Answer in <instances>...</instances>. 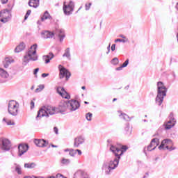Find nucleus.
<instances>
[{
  "label": "nucleus",
  "mask_w": 178,
  "mask_h": 178,
  "mask_svg": "<svg viewBox=\"0 0 178 178\" xmlns=\"http://www.w3.org/2000/svg\"><path fill=\"white\" fill-rule=\"evenodd\" d=\"M158 86V95L156 97V103L157 105H162L163 102V97H166V87L163 85V83L159 81L157 83Z\"/></svg>",
  "instance_id": "f257e3e1"
},
{
  "label": "nucleus",
  "mask_w": 178,
  "mask_h": 178,
  "mask_svg": "<svg viewBox=\"0 0 178 178\" xmlns=\"http://www.w3.org/2000/svg\"><path fill=\"white\" fill-rule=\"evenodd\" d=\"M58 112V108L51 106H43L38 112L37 118H44V116H49V115H55Z\"/></svg>",
  "instance_id": "f03ea898"
},
{
  "label": "nucleus",
  "mask_w": 178,
  "mask_h": 178,
  "mask_svg": "<svg viewBox=\"0 0 178 178\" xmlns=\"http://www.w3.org/2000/svg\"><path fill=\"white\" fill-rule=\"evenodd\" d=\"M37 44L31 47L27 54L24 56V62H29V60H37L38 56H37Z\"/></svg>",
  "instance_id": "7ed1b4c3"
},
{
  "label": "nucleus",
  "mask_w": 178,
  "mask_h": 178,
  "mask_svg": "<svg viewBox=\"0 0 178 178\" xmlns=\"http://www.w3.org/2000/svg\"><path fill=\"white\" fill-rule=\"evenodd\" d=\"M12 17V8L3 9L0 11V22L1 23H8Z\"/></svg>",
  "instance_id": "20e7f679"
},
{
  "label": "nucleus",
  "mask_w": 178,
  "mask_h": 178,
  "mask_svg": "<svg viewBox=\"0 0 178 178\" xmlns=\"http://www.w3.org/2000/svg\"><path fill=\"white\" fill-rule=\"evenodd\" d=\"M8 113L13 116H17L19 113V104L15 100H11L8 103Z\"/></svg>",
  "instance_id": "39448f33"
},
{
  "label": "nucleus",
  "mask_w": 178,
  "mask_h": 178,
  "mask_svg": "<svg viewBox=\"0 0 178 178\" xmlns=\"http://www.w3.org/2000/svg\"><path fill=\"white\" fill-rule=\"evenodd\" d=\"M119 147H117L116 146H114L113 145H111L110 150L111 152H113L115 154V156H120L121 155H123L124 152H126L127 151L128 148L126 145H121Z\"/></svg>",
  "instance_id": "423d86ee"
},
{
  "label": "nucleus",
  "mask_w": 178,
  "mask_h": 178,
  "mask_svg": "<svg viewBox=\"0 0 178 178\" xmlns=\"http://www.w3.org/2000/svg\"><path fill=\"white\" fill-rule=\"evenodd\" d=\"M159 149H168V151H173V142L170 139H165L161 142V145L159 147Z\"/></svg>",
  "instance_id": "0eeeda50"
},
{
  "label": "nucleus",
  "mask_w": 178,
  "mask_h": 178,
  "mask_svg": "<svg viewBox=\"0 0 178 178\" xmlns=\"http://www.w3.org/2000/svg\"><path fill=\"white\" fill-rule=\"evenodd\" d=\"M58 67L60 70V74H59L60 79H63V77H65L66 80L68 81L69 78L71 76L70 72H69V71L62 65H59Z\"/></svg>",
  "instance_id": "6e6552de"
},
{
  "label": "nucleus",
  "mask_w": 178,
  "mask_h": 178,
  "mask_svg": "<svg viewBox=\"0 0 178 178\" xmlns=\"http://www.w3.org/2000/svg\"><path fill=\"white\" fill-rule=\"evenodd\" d=\"M56 91L62 98H65V99H70V95L67 92L64 88L60 86L57 87Z\"/></svg>",
  "instance_id": "1a4fd4ad"
},
{
  "label": "nucleus",
  "mask_w": 178,
  "mask_h": 178,
  "mask_svg": "<svg viewBox=\"0 0 178 178\" xmlns=\"http://www.w3.org/2000/svg\"><path fill=\"white\" fill-rule=\"evenodd\" d=\"M12 147V143L10 140L7 138H3L1 140V149L3 151H9Z\"/></svg>",
  "instance_id": "9d476101"
},
{
  "label": "nucleus",
  "mask_w": 178,
  "mask_h": 178,
  "mask_svg": "<svg viewBox=\"0 0 178 178\" xmlns=\"http://www.w3.org/2000/svg\"><path fill=\"white\" fill-rule=\"evenodd\" d=\"M68 106L69 111H76V109H79L80 103L77 100H70L68 101Z\"/></svg>",
  "instance_id": "9b49d317"
},
{
  "label": "nucleus",
  "mask_w": 178,
  "mask_h": 178,
  "mask_svg": "<svg viewBox=\"0 0 178 178\" xmlns=\"http://www.w3.org/2000/svg\"><path fill=\"white\" fill-rule=\"evenodd\" d=\"M176 124V120L173 118V114L170 115V120L165 124V129L166 130H169V129H172L173 126Z\"/></svg>",
  "instance_id": "f8f14e48"
},
{
  "label": "nucleus",
  "mask_w": 178,
  "mask_h": 178,
  "mask_svg": "<svg viewBox=\"0 0 178 178\" xmlns=\"http://www.w3.org/2000/svg\"><path fill=\"white\" fill-rule=\"evenodd\" d=\"M69 110V102L63 101L58 108H57V112H60L61 113L63 112H67Z\"/></svg>",
  "instance_id": "ddd939ff"
},
{
  "label": "nucleus",
  "mask_w": 178,
  "mask_h": 178,
  "mask_svg": "<svg viewBox=\"0 0 178 178\" xmlns=\"http://www.w3.org/2000/svg\"><path fill=\"white\" fill-rule=\"evenodd\" d=\"M73 3L70 2L67 5L65 4L63 5V12L65 15H70L72 12H73Z\"/></svg>",
  "instance_id": "4468645a"
},
{
  "label": "nucleus",
  "mask_w": 178,
  "mask_h": 178,
  "mask_svg": "<svg viewBox=\"0 0 178 178\" xmlns=\"http://www.w3.org/2000/svg\"><path fill=\"white\" fill-rule=\"evenodd\" d=\"M18 149H19L18 155H19V156H22V155H23V154H24V153L27 152V151H29V145L20 144L18 146Z\"/></svg>",
  "instance_id": "2eb2a0df"
},
{
  "label": "nucleus",
  "mask_w": 178,
  "mask_h": 178,
  "mask_svg": "<svg viewBox=\"0 0 178 178\" xmlns=\"http://www.w3.org/2000/svg\"><path fill=\"white\" fill-rule=\"evenodd\" d=\"M159 145V139L154 138L152 140L150 145L147 147V150L154 151Z\"/></svg>",
  "instance_id": "dca6fc26"
},
{
  "label": "nucleus",
  "mask_w": 178,
  "mask_h": 178,
  "mask_svg": "<svg viewBox=\"0 0 178 178\" xmlns=\"http://www.w3.org/2000/svg\"><path fill=\"white\" fill-rule=\"evenodd\" d=\"M118 157L114 159V161H110L108 164V169L109 170H112L115 169V168L119 165V159H120V156H117Z\"/></svg>",
  "instance_id": "f3484780"
},
{
  "label": "nucleus",
  "mask_w": 178,
  "mask_h": 178,
  "mask_svg": "<svg viewBox=\"0 0 178 178\" xmlns=\"http://www.w3.org/2000/svg\"><path fill=\"white\" fill-rule=\"evenodd\" d=\"M34 143L37 147H47V145L48 144V142H47L44 139H35Z\"/></svg>",
  "instance_id": "a211bd4d"
},
{
  "label": "nucleus",
  "mask_w": 178,
  "mask_h": 178,
  "mask_svg": "<svg viewBox=\"0 0 178 178\" xmlns=\"http://www.w3.org/2000/svg\"><path fill=\"white\" fill-rule=\"evenodd\" d=\"M43 38H54L55 33L49 31H44L42 33Z\"/></svg>",
  "instance_id": "6ab92c4d"
},
{
  "label": "nucleus",
  "mask_w": 178,
  "mask_h": 178,
  "mask_svg": "<svg viewBox=\"0 0 178 178\" xmlns=\"http://www.w3.org/2000/svg\"><path fill=\"white\" fill-rule=\"evenodd\" d=\"M84 143V139L81 137H77L74 140V147L77 148L81 144H83Z\"/></svg>",
  "instance_id": "aec40b11"
},
{
  "label": "nucleus",
  "mask_w": 178,
  "mask_h": 178,
  "mask_svg": "<svg viewBox=\"0 0 178 178\" xmlns=\"http://www.w3.org/2000/svg\"><path fill=\"white\" fill-rule=\"evenodd\" d=\"M29 5L31 8H38L40 6V0H29Z\"/></svg>",
  "instance_id": "412c9836"
},
{
  "label": "nucleus",
  "mask_w": 178,
  "mask_h": 178,
  "mask_svg": "<svg viewBox=\"0 0 178 178\" xmlns=\"http://www.w3.org/2000/svg\"><path fill=\"white\" fill-rule=\"evenodd\" d=\"M13 58H10V57H6L5 58V60H3V63L4 65V67H8V66H9V65H10V63H13Z\"/></svg>",
  "instance_id": "4be33fe9"
},
{
  "label": "nucleus",
  "mask_w": 178,
  "mask_h": 178,
  "mask_svg": "<svg viewBox=\"0 0 178 178\" xmlns=\"http://www.w3.org/2000/svg\"><path fill=\"white\" fill-rule=\"evenodd\" d=\"M56 35H58L60 38V41H62L63 38H65V33L61 29H57L56 31Z\"/></svg>",
  "instance_id": "5701e85b"
},
{
  "label": "nucleus",
  "mask_w": 178,
  "mask_h": 178,
  "mask_svg": "<svg viewBox=\"0 0 178 178\" xmlns=\"http://www.w3.org/2000/svg\"><path fill=\"white\" fill-rule=\"evenodd\" d=\"M54 54L50 53L49 55L44 56L43 58L44 60V63H49L51 62V59H53Z\"/></svg>",
  "instance_id": "b1692460"
},
{
  "label": "nucleus",
  "mask_w": 178,
  "mask_h": 178,
  "mask_svg": "<svg viewBox=\"0 0 178 178\" xmlns=\"http://www.w3.org/2000/svg\"><path fill=\"white\" fill-rule=\"evenodd\" d=\"M26 48L24 43H21L15 48V52H22Z\"/></svg>",
  "instance_id": "393cba45"
},
{
  "label": "nucleus",
  "mask_w": 178,
  "mask_h": 178,
  "mask_svg": "<svg viewBox=\"0 0 178 178\" xmlns=\"http://www.w3.org/2000/svg\"><path fill=\"white\" fill-rule=\"evenodd\" d=\"M25 169H34L35 164L34 163H26L24 164Z\"/></svg>",
  "instance_id": "a878e982"
},
{
  "label": "nucleus",
  "mask_w": 178,
  "mask_h": 178,
  "mask_svg": "<svg viewBox=\"0 0 178 178\" xmlns=\"http://www.w3.org/2000/svg\"><path fill=\"white\" fill-rule=\"evenodd\" d=\"M0 76H1V77L6 78L8 77L9 74L3 69L0 68Z\"/></svg>",
  "instance_id": "bb28decb"
},
{
  "label": "nucleus",
  "mask_w": 178,
  "mask_h": 178,
  "mask_svg": "<svg viewBox=\"0 0 178 178\" xmlns=\"http://www.w3.org/2000/svg\"><path fill=\"white\" fill-rule=\"evenodd\" d=\"M129 65V59H127L126 61L120 66L116 68V70H122L123 67H126Z\"/></svg>",
  "instance_id": "cd10ccee"
},
{
  "label": "nucleus",
  "mask_w": 178,
  "mask_h": 178,
  "mask_svg": "<svg viewBox=\"0 0 178 178\" xmlns=\"http://www.w3.org/2000/svg\"><path fill=\"white\" fill-rule=\"evenodd\" d=\"M42 19V22H44V20H47V19H49V13H48V11H46L43 16L41 17Z\"/></svg>",
  "instance_id": "c85d7f7f"
},
{
  "label": "nucleus",
  "mask_w": 178,
  "mask_h": 178,
  "mask_svg": "<svg viewBox=\"0 0 178 178\" xmlns=\"http://www.w3.org/2000/svg\"><path fill=\"white\" fill-rule=\"evenodd\" d=\"M3 121L6 122V123L8 124V126H13L15 124V122L8 120L6 118H3Z\"/></svg>",
  "instance_id": "c756f323"
},
{
  "label": "nucleus",
  "mask_w": 178,
  "mask_h": 178,
  "mask_svg": "<svg viewBox=\"0 0 178 178\" xmlns=\"http://www.w3.org/2000/svg\"><path fill=\"white\" fill-rule=\"evenodd\" d=\"M65 151H68L71 156H74L76 155V150L73 149H67Z\"/></svg>",
  "instance_id": "7c9ffc66"
},
{
  "label": "nucleus",
  "mask_w": 178,
  "mask_h": 178,
  "mask_svg": "<svg viewBox=\"0 0 178 178\" xmlns=\"http://www.w3.org/2000/svg\"><path fill=\"white\" fill-rule=\"evenodd\" d=\"M15 172L19 175H22V168L19 165H16L15 167Z\"/></svg>",
  "instance_id": "2f4dec72"
},
{
  "label": "nucleus",
  "mask_w": 178,
  "mask_h": 178,
  "mask_svg": "<svg viewBox=\"0 0 178 178\" xmlns=\"http://www.w3.org/2000/svg\"><path fill=\"white\" fill-rule=\"evenodd\" d=\"M43 88H44V85L39 86L38 88L35 89V92H40L42 91Z\"/></svg>",
  "instance_id": "473e14b6"
},
{
  "label": "nucleus",
  "mask_w": 178,
  "mask_h": 178,
  "mask_svg": "<svg viewBox=\"0 0 178 178\" xmlns=\"http://www.w3.org/2000/svg\"><path fill=\"white\" fill-rule=\"evenodd\" d=\"M86 118L87 120L90 121L91 119H92V113H88L86 114Z\"/></svg>",
  "instance_id": "72a5a7b5"
},
{
  "label": "nucleus",
  "mask_w": 178,
  "mask_h": 178,
  "mask_svg": "<svg viewBox=\"0 0 178 178\" xmlns=\"http://www.w3.org/2000/svg\"><path fill=\"white\" fill-rule=\"evenodd\" d=\"M118 116H122L124 119H126L127 118V115L125 113H122V111H118Z\"/></svg>",
  "instance_id": "f704fd0d"
},
{
  "label": "nucleus",
  "mask_w": 178,
  "mask_h": 178,
  "mask_svg": "<svg viewBox=\"0 0 178 178\" xmlns=\"http://www.w3.org/2000/svg\"><path fill=\"white\" fill-rule=\"evenodd\" d=\"M127 41H129V39H125V40H123V39H116L115 40V42H127Z\"/></svg>",
  "instance_id": "c9c22d12"
},
{
  "label": "nucleus",
  "mask_w": 178,
  "mask_h": 178,
  "mask_svg": "<svg viewBox=\"0 0 178 178\" xmlns=\"http://www.w3.org/2000/svg\"><path fill=\"white\" fill-rule=\"evenodd\" d=\"M29 15H31V10H27L26 14L25 15V17H24V20H27Z\"/></svg>",
  "instance_id": "e433bc0d"
},
{
  "label": "nucleus",
  "mask_w": 178,
  "mask_h": 178,
  "mask_svg": "<svg viewBox=\"0 0 178 178\" xmlns=\"http://www.w3.org/2000/svg\"><path fill=\"white\" fill-rule=\"evenodd\" d=\"M63 56H66L67 58H70V51H69V49H66V51L64 54Z\"/></svg>",
  "instance_id": "4c0bfd02"
},
{
  "label": "nucleus",
  "mask_w": 178,
  "mask_h": 178,
  "mask_svg": "<svg viewBox=\"0 0 178 178\" xmlns=\"http://www.w3.org/2000/svg\"><path fill=\"white\" fill-rule=\"evenodd\" d=\"M69 162H70L69 159H62L61 160V163H63V165H67Z\"/></svg>",
  "instance_id": "58836bf2"
},
{
  "label": "nucleus",
  "mask_w": 178,
  "mask_h": 178,
  "mask_svg": "<svg viewBox=\"0 0 178 178\" xmlns=\"http://www.w3.org/2000/svg\"><path fill=\"white\" fill-rule=\"evenodd\" d=\"M113 65H118L119 63V59L118 58H115L112 60Z\"/></svg>",
  "instance_id": "ea45409f"
},
{
  "label": "nucleus",
  "mask_w": 178,
  "mask_h": 178,
  "mask_svg": "<svg viewBox=\"0 0 178 178\" xmlns=\"http://www.w3.org/2000/svg\"><path fill=\"white\" fill-rule=\"evenodd\" d=\"M91 3H88L86 4V10H90V8H91Z\"/></svg>",
  "instance_id": "a19ab883"
},
{
  "label": "nucleus",
  "mask_w": 178,
  "mask_h": 178,
  "mask_svg": "<svg viewBox=\"0 0 178 178\" xmlns=\"http://www.w3.org/2000/svg\"><path fill=\"white\" fill-rule=\"evenodd\" d=\"M56 178H67V177L63 176L62 174H57Z\"/></svg>",
  "instance_id": "79ce46f5"
},
{
  "label": "nucleus",
  "mask_w": 178,
  "mask_h": 178,
  "mask_svg": "<svg viewBox=\"0 0 178 178\" xmlns=\"http://www.w3.org/2000/svg\"><path fill=\"white\" fill-rule=\"evenodd\" d=\"M116 49V44H113L111 46V51H115Z\"/></svg>",
  "instance_id": "37998d69"
},
{
  "label": "nucleus",
  "mask_w": 178,
  "mask_h": 178,
  "mask_svg": "<svg viewBox=\"0 0 178 178\" xmlns=\"http://www.w3.org/2000/svg\"><path fill=\"white\" fill-rule=\"evenodd\" d=\"M40 70V68H36L34 70V72H33V74H37V73H38V71Z\"/></svg>",
  "instance_id": "c03bdc74"
},
{
  "label": "nucleus",
  "mask_w": 178,
  "mask_h": 178,
  "mask_svg": "<svg viewBox=\"0 0 178 178\" xmlns=\"http://www.w3.org/2000/svg\"><path fill=\"white\" fill-rule=\"evenodd\" d=\"M48 76H49V74H45V73L42 74V77L43 78L47 77Z\"/></svg>",
  "instance_id": "a18cd8bd"
},
{
  "label": "nucleus",
  "mask_w": 178,
  "mask_h": 178,
  "mask_svg": "<svg viewBox=\"0 0 178 178\" xmlns=\"http://www.w3.org/2000/svg\"><path fill=\"white\" fill-rule=\"evenodd\" d=\"M34 108V102L31 101V109H33Z\"/></svg>",
  "instance_id": "49530a36"
},
{
  "label": "nucleus",
  "mask_w": 178,
  "mask_h": 178,
  "mask_svg": "<svg viewBox=\"0 0 178 178\" xmlns=\"http://www.w3.org/2000/svg\"><path fill=\"white\" fill-rule=\"evenodd\" d=\"M54 133H56V134H58V127H55L54 128Z\"/></svg>",
  "instance_id": "de8ad7c7"
},
{
  "label": "nucleus",
  "mask_w": 178,
  "mask_h": 178,
  "mask_svg": "<svg viewBox=\"0 0 178 178\" xmlns=\"http://www.w3.org/2000/svg\"><path fill=\"white\" fill-rule=\"evenodd\" d=\"M76 153L78 152V155H81V150L80 149H76Z\"/></svg>",
  "instance_id": "09e8293b"
},
{
  "label": "nucleus",
  "mask_w": 178,
  "mask_h": 178,
  "mask_svg": "<svg viewBox=\"0 0 178 178\" xmlns=\"http://www.w3.org/2000/svg\"><path fill=\"white\" fill-rule=\"evenodd\" d=\"M120 37H121V38H122V40H127V38H126V36H124L123 35H120Z\"/></svg>",
  "instance_id": "8fccbe9b"
},
{
  "label": "nucleus",
  "mask_w": 178,
  "mask_h": 178,
  "mask_svg": "<svg viewBox=\"0 0 178 178\" xmlns=\"http://www.w3.org/2000/svg\"><path fill=\"white\" fill-rule=\"evenodd\" d=\"M8 0H1V2L2 3H6L8 2Z\"/></svg>",
  "instance_id": "3c124183"
},
{
  "label": "nucleus",
  "mask_w": 178,
  "mask_h": 178,
  "mask_svg": "<svg viewBox=\"0 0 178 178\" xmlns=\"http://www.w3.org/2000/svg\"><path fill=\"white\" fill-rule=\"evenodd\" d=\"M51 147H52L53 148H58V146H57V145H51Z\"/></svg>",
  "instance_id": "603ef678"
},
{
  "label": "nucleus",
  "mask_w": 178,
  "mask_h": 178,
  "mask_svg": "<svg viewBox=\"0 0 178 178\" xmlns=\"http://www.w3.org/2000/svg\"><path fill=\"white\" fill-rule=\"evenodd\" d=\"M115 101H118V99H117V98H114V99H113V102H115Z\"/></svg>",
  "instance_id": "864d4df0"
},
{
  "label": "nucleus",
  "mask_w": 178,
  "mask_h": 178,
  "mask_svg": "<svg viewBox=\"0 0 178 178\" xmlns=\"http://www.w3.org/2000/svg\"><path fill=\"white\" fill-rule=\"evenodd\" d=\"M24 178H33V177H31L30 176H26V177H24Z\"/></svg>",
  "instance_id": "5fc2aeb1"
},
{
  "label": "nucleus",
  "mask_w": 178,
  "mask_h": 178,
  "mask_svg": "<svg viewBox=\"0 0 178 178\" xmlns=\"http://www.w3.org/2000/svg\"><path fill=\"white\" fill-rule=\"evenodd\" d=\"M81 88L82 90H86V86H82Z\"/></svg>",
  "instance_id": "6e6d98bb"
},
{
  "label": "nucleus",
  "mask_w": 178,
  "mask_h": 178,
  "mask_svg": "<svg viewBox=\"0 0 178 178\" xmlns=\"http://www.w3.org/2000/svg\"><path fill=\"white\" fill-rule=\"evenodd\" d=\"M83 178H88V175H86Z\"/></svg>",
  "instance_id": "4d7b16f0"
},
{
  "label": "nucleus",
  "mask_w": 178,
  "mask_h": 178,
  "mask_svg": "<svg viewBox=\"0 0 178 178\" xmlns=\"http://www.w3.org/2000/svg\"><path fill=\"white\" fill-rule=\"evenodd\" d=\"M49 178H55V177L54 176H51V177H50Z\"/></svg>",
  "instance_id": "13d9d810"
},
{
  "label": "nucleus",
  "mask_w": 178,
  "mask_h": 178,
  "mask_svg": "<svg viewBox=\"0 0 178 178\" xmlns=\"http://www.w3.org/2000/svg\"><path fill=\"white\" fill-rule=\"evenodd\" d=\"M84 104H88V102H84Z\"/></svg>",
  "instance_id": "bf43d9fd"
},
{
  "label": "nucleus",
  "mask_w": 178,
  "mask_h": 178,
  "mask_svg": "<svg viewBox=\"0 0 178 178\" xmlns=\"http://www.w3.org/2000/svg\"><path fill=\"white\" fill-rule=\"evenodd\" d=\"M82 7L79 8V9L78 10H80V9H81Z\"/></svg>",
  "instance_id": "052dcab7"
},
{
  "label": "nucleus",
  "mask_w": 178,
  "mask_h": 178,
  "mask_svg": "<svg viewBox=\"0 0 178 178\" xmlns=\"http://www.w3.org/2000/svg\"><path fill=\"white\" fill-rule=\"evenodd\" d=\"M110 47H111V45L108 46V48H110Z\"/></svg>",
  "instance_id": "680f3d73"
}]
</instances>
